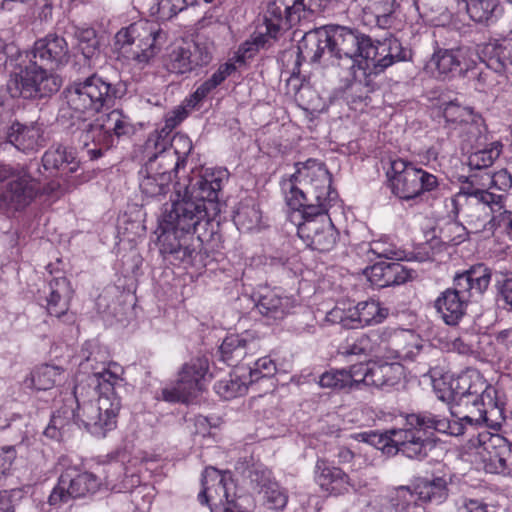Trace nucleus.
I'll return each mask as SVG.
<instances>
[{
  "instance_id": "obj_1",
  "label": "nucleus",
  "mask_w": 512,
  "mask_h": 512,
  "mask_svg": "<svg viewBox=\"0 0 512 512\" xmlns=\"http://www.w3.org/2000/svg\"><path fill=\"white\" fill-rule=\"evenodd\" d=\"M476 395V399H473L470 405L477 413L475 419L469 415L455 418L453 414L449 418L431 411L411 413L406 416V428L389 430L384 436L363 434L362 440L375 443V439L378 438V443H383L381 446L383 453L387 455L401 452L407 458L422 459L427 456L432 446L427 432L437 431L450 436H461L467 424L480 420L488 422L491 417L502 414L504 403L500 400L495 387L485 381V388Z\"/></svg>"
},
{
  "instance_id": "obj_2",
  "label": "nucleus",
  "mask_w": 512,
  "mask_h": 512,
  "mask_svg": "<svg viewBox=\"0 0 512 512\" xmlns=\"http://www.w3.org/2000/svg\"><path fill=\"white\" fill-rule=\"evenodd\" d=\"M177 197L170 208L161 216L158 237L160 252L164 256H173L175 260L193 264L202 248V240L195 236L197 227L208 223L210 218L206 204L195 201L189 196V187L180 181L174 184Z\"/></svg>"
},
{
  "instance_id": "obj_3",
  "label": "nucleus",
  "mask_w": 512,
  "mask_h": 512,
  "mask_svg": "<svg viewBox=\"0 0 512 512\" xmlns=\"http://www.w3.org/2000/svg\"><path fill=\"white\" fill-rule=\"evenodd\" d=\"M304 60L319 62L325 54L346 62L353 80L362 82L364 65L375 54L372 39L358 30L340 25H327L304 34L298 45Z\"/></svg>"
},
{
  "instance_id": "obj_4",
  "label": "nucleus",
  "mask_w": 512,
  "mask_h": 512,
  "mask_svg": "<svg viewBox=\"0 0 512 512\" xmlns=\"http://www.w3.org/2000/svg\"><path fill=\"white\" fill-rule=\"evenodd\" d=\"M85 387L75 385L73 391L64 399V404L51 418L45 434L56 436V429L64 428L70 421L83 426L91 435L103 438L116 428L117 418L121 409V399L116 390L98 391L96 401H86Z\"/></svg>"
},
{
  "instance_id": "obj_5",
  "label": "nucleus",
  "mask_w": 512,
  "mask_h": 512,
  "mask_svg": "<svg viewBox=\"0 0 512 512\" xmlns=\"http://www.w3.org/2000/svg\"><path fill=\"white\" fill-rule=\"evenodd\" d=\"M492 271L484 264H477L456 274L453 287L445 289L436 298L434 307L447 325H457L466 312L469 301L481 296L488 289Z\"/></svg>"
},
{
  "instance_id": "obj_6",
  "label": "nucleus",
  "mask_w": 512,
  "mask_h": 512,
  "mask_svg": "<svg viewBox=\"0 0 512 512\" xmlns=\"http://www.w3.org/2000/svg\"><path fill=\"white\" fill-rule=\"evenodd\" d=\"M164 41V31L159 24L151 21L132 23L115 35V44L120 52L139 68L152 62Z\"/></svg>"
},
{
  "instance_id": "obj_7",
  "label": "nucleus",
  "mask_w": 512,
  "mask_h": 512,
  "mask_svg": "<svg viewBox=\"0 0 512 512\" xmlns=\"http://www.w3.org/2000/svg\"><path fill=\"white\" fill-rule=\"evenodd\" d=\"M65 98L74 112L94 115L114 105L117 89L102 77L92 74L72 82L65 89Z\"/></svg>"
},
{
  "instance_id": "obj_8",
  "label": "nucleus",
  "mask_w": 512,
  "mask_h": 512,
  "mask_svg": "<svg viewBox=\"0 0 512 512\" xmlns=\"http://www.w3.org/2000/svg\"><path fill=\"white\" fill-rule=\"evenodd\" d=\"M82 361L80 373L86 375L97 391L116 390L123 383V368L115 362L108 361V355L94 342H86L81 350Z\"/></svg>"
},
{
  "instance_id": "obj_9",
  "label": "nucleus",
  "mask_w": 512,
  "mask_h": 512,
  "mask_svg": "<svg viewBox=\"0 0 512 512\" xmlns=\"http://www.w3.org/2000/svg\"><path fill=\"white\" fill-rule=\"evenodd\" d=\"M392 193L402 200L414 199L424 192H431L439 186L435 175L416 168L412 163L403 159L390 162L387 171Z\"/></svg>"
},
{
  "instance_id": "obj_10",
  "label": "nucleus",
  "mask_w": 512,
  "mask_h": 512,
  "mask_svg": "<svg viewBox=\"0 0 512 512\" xmlns=\"http://www.w3.org/2000/svg\"><path fill=\"white\" fill-rule=\"evenodd\" d=\"M384 350L390 351L392 357L404 362H417L429 371L433 366L432 356L438 351L426 344L424 340L412 330L408 329H382Z\"/></svg>"
},
{
  "instance_id": "obj_11",
  "label": "nucleus",
  "mask_w": 512,
  "mask_h": 512,
  "mask_svg": "<svg viewBox=\"0 0 512 512\" xmlns=\"http://www.w3.org/2000/svg\"><path fill=\"white\" fill-rule=\"evenodd\" d=\"M61 84L59 76L33 62L10 76L7 90L12 97L36 99L51 96L60 89Z\"/></svg>"
},
{
  "instance_id": "obj_12",
  "label": "nucleus",
  "mask_w": 512,
  "mask_h": 512,
  "mask_svg": "<svg viewBox=\"0 0 512 512\" xmlns=\"http://www.w3.org/2000/svg\"><path fill=\"white\" fill-rule=\"evenodd\" d=\"M296 173L300 185L307 189L309 199L315 201L320 213H328L338 202V194L331 186V174L325 165L315 159H308L296 164Z\"/></svg>"
},
{
  "instance_id": "obj_13",
  "label": "nucleus",
  "mask_w": 512,
  "mask_h": 512,
  "mask_svg": "<svg viewBox=\"0 0 512 512\" xmlns=\"http://www.w3.org/2000/svg\"><path fill=\"white\" fill-rule=\"evenodd\" d=\"M504 200L503 194L489 192L464 203L463 215L469 231L483 233L485 236L493 235L495 232L494 216L504 208Z\"/></svg>"
},
{
  "instance_id": "obj_14",
  "label": "nucleus",
  "mask_w": 512,
  "mask_h": 512,
  "mask_svg": "<svg viewBox=\"0 0 512 512\" xmlns=\"http://www.w3.org/2000/svg\"><path fill=\"white\" fill-rule=\"evenodd\" d=\"M101 482L92 473L80 472L76 468H68L61 473L56 486L49 495L51 506H60L72 499L94 494L100 488Z\"/></svg>"
},
{
  "instance_id": "obj_15",
  "label": "nucleus",
  "mask_w": 512,
  "mask_h": 512,
  "mask_svg": "<svg viewBox=\"0 0 512 512\" xmlns=\"http://www.w3.org/2000/svg\"><path fill=\"white\" fill-rule=\"evenodd\" d=\"M477 455L491 473H512V443L499 434L483 431L478 434Z\"/></svg>"
},
{
  "instance_id": "obj_16",
  "label": "nucleus",
  "mask_w": 512,
  "mask_h": 512,
  "mask_svg": "<svg viewBox=\"0 0 512 512\" xmlns=\"http://www.w3.org/2000/svg\"><path fill=\"white\" fill-rule=\"evenodd\" d=\"M297 233L308 247L322 253L331 251L339 239V232L327 213L304 218Z\"/></svg>"
},
{
  "instance_id": "obj_17",
  "label": "nucleus",
  "mask_w": 512,
  "mask_h": 512,
  "mask_svg": "<svg viewBox=\"0 0 512 512\" xmlns=\"http://www.w3.org/2000/svg\"><path fill=\"white\" fill-rule=\"evenodd\" d=\"M176 143H182V149L150 150L145 152L147 161L141 169L147 170L154 175L165 173L173 179L181 167L186 164V156L192 150L191 140L181 135L175 138Z\"/></svg>"
},
{
  "instance_id": "obj_18",
  "label": "nucleus",
  "mask_w": 512,
  "mask_h": 512,
  "mask_svg": "<svg viewBox=\"0 0 512 512\" xmlns=\"http://www.w3.org/2000/svg\"><path fill=\"white\" fill-rule=\"evenodd\" d=\"M313 10L305 0H295L291 6L285 8L286 18H268L264 23V31L258 30L251 35L259 49L264 48L270 39H277L280 31L292 27L302 19L308 18Z\"/></svg>"
},
{
  "instance_id": "obj_19",
  "label": "nucleus",
  "mask_w": 512,
  "mask_h": 512,
  "mask_svg": "<svg viewBox=\"0 0 512 512\" xmlns=\"http://www.w3.org/2000/svg\"><path fill=\"white\" fill-rule=\"evenodd\" d=\"M202 491L198 494L201 504L210 506L211 512H227L234 503L229 494L228 479L216 469H206L202 480Z\"/></svg>"
},
{
  "instance_id": "obj_20",
  "label": "nucleus",
  "mask_w": 512,
  "mask_h": 512,
  "mask_svg": "<svg viewBox=\"0 0 512 512\" xmlns=\"http://www.w3.org/2000/svg\"><path fill=\"white\" fill-rule=\"evenodd\" d=\"M38 191V182L21 169L0 194V209L21 210L34 200Z\"/></svg>"
},
{
  "instance_id": "obj_21",
  "label": "nucleus",
  "mask_w": 512,
  "mask_h": 512,
  "mask_svg": "<svg viewBox=\"0 0 512 512\" xmlns=\"http://www.w3.org/2000/svg\"><path fill=\"white\" fill-rule=\"evenodd\" d=\"M212 60L209 47L203 43H193L174 48L168 56L166 67L174 74H186L208 65Z\"/></svg>"
},
{
  "instance_id": "obj_22",
  "label": "nucleus",
  "mask_w": 512,
  "mask_h": 512,
  "mask_svg": "<svg viewBox=\"0 0 512 512\" xmlns=\"http://www.w3.org/2000/svg\"><path fill=\"white\" fill-rule=\"evenodd\" d=\"M32 54L34 63L49 69L65 66L70 59L67 41L55 33H49L35 41Z\"/></svg>"
},
{
  "instance_id": "obj_23",
  "label": "nucleus",
  "mask_w": 512,
  "mask_h": 512,
  "mask_svg": "<svg viewBox=\"0 0 512 512\" xmlns=\"http://www.w3.org/2000/svg\"><path fill=\"white\" fill-rule=\"evenodd\" d=\"M357 367L360 387L390 389L400 382L403 375V367L398 363L357 364Z\"/></svg>"
},
{
  "instance_id": "obj_24",
  "label": "nucleus",
  "mask_w": 512,
  "mask_h": 512,
  "mask_svg": "<svg viewBox=\"0 0 512 512\" xmlns=\"http://www.w3.org/2000/svg\"><path fill=\"white\" fill-rule=\"evenodd\" d=\"M375 54L369 55L362 72L365 79L368 75L379 74L395 62L404 61L408 58L409 51L403 48L401 42L395 38L374 44Z\"/></svg>"
},
{
  "instance_id": "obj_25",
  "label": "nucleus",
  "mask_w": 512,
  "mask_h": 512,
  "mask_svg": "<svg viewBox=\"0 0 512 512\" xmlns=\"http://www.w3.org/2000/svg\"><path fill=\"white\" fill-rule=\"evenodd\" d=\"M485 388V380L478 373L465 374L452 379L448 384V390L439 395V399L447 403L470 407L476 394Z\"/></svg>"
},
{
  "instance_id": "obj_26",
  "label": "nucleus",
  "mask_w": 512,
  "mask_h": 512,
  "mask_svg": "<svg viewBox=\"0 0 512 512\" xmlns=\"http://www.w3.org/2000/svg\"><path fill=\"white\" fill-rule=\"evenodd\" d=\"M78 138L90 160L100 158L104 151L114 145L113 135L107 132L101 117L93 122L83 123Z\"/></svg>"
},
{
  "instance_id": "obj_27",
  "label": "nucleus",
  "mask_w": 512,
  "mask_h": 512,
  "mask_svg": "<svg viewBox=\"0 0 512 512\" xmlns=\"http://www.w3.org/2000/svg\"><path fill=\"white\" fill-rule=\"evenodd\" d=\"M296 299L280 288H264L259 292L256 307L265 317L282 320L295 308Z\"/></svg>"
},
{
  "instance_id": "obj_28",
  "label": "nucleus",
  "mask_w": 512,
  "mask_h": 512,
  "mask_svg": "<svg viewBox=\"0 0 512 512\" xmlns=\"http://www.w3.org/2000/svg\"><path fill=\"white\" fill-rule=\"evenodd\" d=\"M314 478L321 490L330 495L346 494L353 487L348 474L324 459L316 461Z\"/></svg>"
},
{
  "instance_id": "obj_29",
  "label": "nucleus",
  "mask_w": 512,
  "mask_h": 512,
  "mask_svg": "<svg viewBox=\"0 0 512 512\" xmlns=\"http://www.w3.org/2000/svg\"><path fill=\"white\" fill-rule=\"evenodd\" d=\"M225 180H227L225 170H207L203 175H198L189 180L188 184L184 182L182 185L189 187V196L195 201H201L204 204L206 201L214 203L218 200Z\"/></svg>"
},
{
  "instance_id": "obj_30",
  "label": "nucleus",
  "mask_w": 512,
  "mask_h": 512,
  "mask_svg": "<svg viewBox=\"0 0 512 512\" xmlns=\"http://www.w3.org/2000/svg\"><path fill=\"white\" fill-rule=\"evenodd\" d=\"M479 56L488 69L498 74L511 73L512 40H490L480 47Z\"/></svg>"
},
{
  "instance_id": "obj_31",
  "label": "nucleus",
  "mask_w": 512,
  "mask_h": 512,
  "mask_svg": "<svg viewBox=\"0 0 512 512\" xmlns=\"http://www.w3.org/2000/svg\"><path fill=\"white\" fill-rule=\"evenodd\" d=\"M461 49L437 48L424 65V71L438 80H447L459 71L462 58Z\"/></svg>"
},
{
  "instance_id": "obj_32",
  "label": "nucleus",
  "mask_w": 512,
  "mask_h": 512,
  "mask_svg": "<svg viewBox=\"0 0 512 512\" xmlns=\"http://www.w3.org/2000/svg\"><path fill=\"white\" fill-rule=\"evenodd\" d=\"M364 274L371 285L378 288L400 285L412 279L411 272L399 262H377L366 267Z\"/></svg>"
},
{
  "instance_id": "obj_33",
  "label": "nucleus",
  "mask_w": 512,
  "mask_h": 512,
  "mask_svg": "<svg viewBox=\"0 0 512 512\" xmlns=\"http://www.w3.org/2000/svg\"><path fill=\"white\" fill-rule=\"evenodd\" d=\"M42 163L45 170L60 176L76 172L80 165L75 150L62 145L47 150L42 157Z\"/></svg>"
},
{
  "instance_id": "obj_34",
  "label": "nucleus",
  "mask_w": 512,
  "mask_h": 512,
  "mask_svg": "<svg viewBox=\"0 0 512 512\" xmlns=\"http://www.w3.org/2000/svg\"><path fill=\"white\" fill-rule=\"evenodd\" d=\"M282 189L288 206L293 210H301L303 219L321 214L315 201L309 199L307 189L300 185L296 172L282 182Z\"/></svg>"
},
{
  "instance_id": "obj_35",
  "label": "nucleus",
  "mask_w": 512,
  "mask_h": 512,
  "mask_svg": "<svg viewBox=\"0 0 512 512\" xmlns=\"http://www.w3.org/2000/svg\"><path fill=\"white\" fill-rule=\"evenodd\" d=\"M6 134L8 141L24 153L37 152L45 143L42 129L34 124L15 123Z\"/></svg>"
},
{
  "instance_id": "obj_36",
  "label": "nucleus",
  "mask_w": 512,
  "mask_h": 512,
  "mask_svg": "<svg viewBox=\"0 0 512 512\" xmlns=\"http://www.w3.org/2000/svg\"><path fill=\"white\" fill-rule=\"evenodd\" d=\"M384 351L382 329L371 331L368 334H361L358 337L348 340L339 349L344 357L349 356H378Z\"/></svg>"
},
{
  "instance_id": "obj_37",
  "label": "nucleus",
  "mask_w": 512,
  "mask_h": 512,
  "mask_svg": "<svg viewBox=\"0 0 512 512\" xmlns=\"http://www.w3.org/2000/svg\"><path fill=\"white\" fill-rule=\"evenodd\" d=\"M73 290L66 277H56L48 284V295L46 296V309L51 316L60 317L69 309V302Z\"/></svg>"
},
{
  "instance_id": "obj_38",
  "label": "nucleus",
  "mask_w": 512,
  "mask_h": 512,
  "mask_svg": "<svg viewBox=\"0 0 512 512\" xmlns=\"http://www.w3.org/2000/svg\"><path fill=\"white\" fill-rule=\"evenodd\" d=\"M396 0H367L364 5L363 19L369 25L389 29L395 23Z\"/></svg>"
},
{
  "instance_id": "obj_39",
  "label": "nucleus",
  "mask_w": 512,
  "mask_h": 512,
  "mask_svg": "<svg viewBox=\"0 0 512 512\" xmlns=\"http://www.w3.org/2000/svg\"><path fill=\"white\" fill-rule=\"evenodd\" d=\"M318 384L321 388L336 391L360 389L357 364L350 366L349 369H330L325 371L320 375Z\"/></svg>"
},
{
  "instance_id": "obj_40",
  "label": "nucleus",
  "mask_w": 512,
  "mask_h": 512,
  "mask_svg": "<svg viewBox=\"0 0 512 512\" xmlns=\"http://www.w3.org/2000/svg\"><path fill=\"white\" fill-rule=\"evenodd\" d=\"M208 371V360L196 357L185 363L179 372L178 380L196 397L203 389V380Z\"/></svg>"
},
{
  "instance_id": "obj_41",
  "label": "nucleus",
  "mask_w": 512,
  "mask_h": 512,
  "mask_svg": "<svg viewBox=\"0 0 512 512\" xmlns=\"http://www.w3.org/2000/svg\"><path fill=\"white\" fill-rule=\"evenodd\" d=\"M65 371L62 367L50 364H42L35 367L25 383L39 391H46L60 384L65 379Z\"/></svg>"
},
{
  "instance_id": "obj_42",
  "label": "nucleus",
  "mask_w": 512,
  "mask_h": 512,
  "mask_svg": "<svg viewBox=\"0 0 512 512\" xmlns=\"http://www.w3.org/2000/svg\"><path fill=\"white\" fill-rule=\"evenodd\" d=\"M417 506L418 500L415 491L409 486H398L381 500L378 512H409L411 508Z\"/></svg>"
},
{
  "instance_id": "obj_43",
  "label": "nucleus",
  "mask_w": 512,
  "mask_h": 512,
  "mask_svg": "<svg viewBox=\"0 0 512 512\" xmlns=\"http://www.w3.org/2000/svg\"><path fill=\"white\" fill-rule=\"evenodd\" d=\"M466 11L472 21L485 25L495 23L502 15L498 0H466Z\"/></svg>"
},
{
  "instance_id": "obj_44",
  "label": "nucleus",
  "mask_w": 512,
  "mask_h": 512,
  "mask_svg": "<svg viewBox=\"0 0 512 512\" xmlns=\"http://www.w3.org/2000/svg\"><path fill=\"white\" fill-rule=\"evenodd\" d=\"M415 494L417 500L422 503L441 504L448 497L447 483L441 477L434 478L431 481H420L415 488Z\"/></svg>"
},
{
  "instance_id": "obj_45",
  "label": "nucleus",
  "mask_w": 512,
  "mask_h": 512,
  "mask_svg": "<svg viewBox=\"0 0 512 512\" xmlns=\"http://www.w3.org/2000/svg\"><path fill=\"white\" fill-rule=\"evenodd\" d=\"M457 136L466 143L467 147L479 148L486 140V127L480 115L472 114L471 119H467L457 130Z\"/></svg>"
},
{
  "instance_id": "obj_46",
  "label": "nucleus",
  "mask_w": 512,
  "mask_h": 512,
  "mask_svg": "<svg viewBox=\"0 0 512 512\" xmlns=\"http://www.w3.org/2000/svg\"><path fill=\"white\" fill-rule=\"evenodd\" d=\"M257 346L258 343L253 339L248 340L242 335L231 334L223 340L220 351L225 361L233 359L237 361L245 358L247 352L257 348Z\"/></svg>"
},
{
  "instance_id": "obj_47",
  "label": "nucleus",
  "mask_w": 512,
  "mask_h": 512,
  "mask_svg": "<svg viewBox=\"0 0 512 512\" xmlns=\"http://www.w3.org/2000/svg\"><path fill=\"white\" fill-rule=\"evenodd\" d=\"M359 249L366 253L369 261H373L375 258L400 261L405 257L404 250L397 247L387 238H381L370 243L363 244Z\"/></svg>"
},
{
  "instance_id": "obj_48",
  "label": "nucleus",
  "mask_w": 512,
  "mask_h": 512,
  "mask_svg": "<svg viewBox=\"0 0 512 512\" xmlns=\"http://www.w3.org/2000/svg\"><path fill=\"white\" fill-rule=\"evenodd\" d=\"M172 180L165 173L154 175L147 170L139 171V187L147 197L165 195L170 191Z\"/></svg>"
},
{
  "instance_id": "obj_49",
  "label": "nucleus",
  "mask_w": 512,
  "mask_h": 512,
  "mask_svg": "<svg viewBox=\"0 0 512 512\" xmlns=\"http://www.w3.org/2000/svg\"><path fill=\"white\" fill-rule=\"evenodd\" d=\"M174 128L172 126H168L166 122L164 125L152 131L144 145V151L150 152V150H168V149H182V143H176L175 138L181 136L182 134H177L173 138H171V133Z\"/></svg>"
},
{
  "instance_id": "obj_50",
  "label": "nucleus",
  "mask_w": 512,
  "mask_h": 512,
  "mask_svg": "<svg viewBox=\"0 0 512 512\" xmlns=\"http://www.w3.org/2000/svg\"><path fill=\"white\" fill-rule=\"evenodd\" d=\"M174 128L172 126H168L166 122L164 125L152 131L144 145V151L150 152V150H168V149H182V143H176L175 138L181 136L182 134H177L173 138H171V133Z\"/></svg>"
},
{
  "instance_id": "obj_51",
  "label": "nucleus",
  "mask_w": 512,
  "mask_h": 512,
  "mask_svg": "<svg viewBox=\"0 0 512 512\" xmlns=\"http://www.w3.org/2000/svg\"><path fill=\"white\" fill-rule=\"evenodd\" d=\"M326 318L329 322L340 324L346 329L361 328L357 304L353 306L345 303L339 304L327 313Z\"/></svg>"
},
{
  "instance_id": "obj_52",
  "label": "nucleus",
  "mask_w": 512,
  "mask_h": 512,
  "mask_svg": "<svg viewBox=\"0 0 512 512\" xmlns=\"http://www.w3.org/2000/svg\"><path fill=\"white\" fill-rule=\"evenodd\" d=\"M259 493L264 504L271 510H282L288 502V494L285 489L274 481L266 480L260 485Z\"/></svg>"
},
{
  "instance_id": "obj_53",
  "label": "nucleus",
  "mask_w": 512,
  "mask_h": 512,
  "mask_svg": "<svg viewBox=\"0 0 512 512\" xmlns=\"http://www.w3.org/2000/svg\"><path fill=\"white\" fill-rule=\"evenodd\" d=\"M260 221L261 211L255 203H241L234 215V223L244 232L258 228Z\"/></svg>"
},
{
  "instance_id": "obj_54",
  "label": "nucleus",
  "mask_w": 512,
  "mask_h": 512,
  "mask_svg": "<svg viewBox=\"0 0 512 512\" xmlns=\"http://www.w3.org/2000/svg\"><path fill=\"white\" fill-rule=\"evenodd\" d=\"M107 132L113 135V139L122 136H129L133 133V125L129 118L122 111L115 109L101 116Z\"/></svg>"
},
{
  "instance_id": "obj_55",
  "label": "nucleus",
  "mask_w": 512,
  "mask_h": 512,
  "mask_svg": "<svg viewBox=\"0 0 512 512\" xmlns=\"http://www.w3.org/2000/svg\"><path fill=\"white\" fill-rule=\"evenodd\" d=\"M501 151L502 144L498 141L492 142L489 147L472 152L468 157V166L475 170L489 168L500 156Z\"/></svg>"
},
{
  "instance_id": "obj_56",
  "label": "nucleus",
  "mask_w": 512,
  "mask_h": 512,
  "mask_svg": "<svg viewBox=\"0 0 512 512\" xmlns=\"http://www.w3.org/2000/svg\"><path fill=\"white\" fill-rule=\"evenodd\" d=\"M357 305L361 328L379 324L388 316V310L381 307L380 303L375 300L362 301Z\"/></svg>"
},
{
  "instance_id": "obj_57",
  "label": "nucleus",
  "mask_w": 512,
  "mask_h": 512,
  "mask_svg": "<svg viewBox=\"0 0 512 512\" xmlns=\"http://www.w3.org/2000/svg\"><path fill=\"white\" fill-rule=\"evenodd\" d=\"M193 3L194 0H157L150 11L158 20L164 21L173 18Z\"/></svg>"
},
{
  "instance_id": "obj_58",
  "label": "nucleus",
  "mask_w": 512,
  "mask_h": 512,
  "mask_svg": "<svg viewBox=\"0 0 512 512\" xmlns=\"http://www.w3.org/2000/svg\"><path fill=\"white\" fill-rule=\"evenodd\" d=\"M215 392L223 399L229 400L246 393L247 386L236 375H229L214 385Z\"/></svg>"
},
{
  "instance_id": "obj_59",
  "label": "nucleus",
  "mask_w": 512,
  "mask_h": 512,
  "mask_svg": "<svg viewBox=\"0 0 512 512\" xmlns=\"http://www.w3.org/2000/svg\"><path fill=\"white\" fill-rule=\"evenodd\" d=\"M78 48L85 59L91 60L99 52V42L93 28L78 29L75 33Z\"/></svg>"
},
{
  "instance_id": "obj_60",
  "label": "nucleus",
  "mask_w": 512,
  "mask_h": 512,
  "mask_svg": "<svg viewBox=\"0 0 512 512\" xmlns=\"http://www.w3.org/2000/svg\"><path fill=\"white\" fill-rule=\"evenodd\" d=\"M473 113L470 107L461 106L453 101L446 103L443 107V117L447 123L453 125L452 129L454 131L465 123L467 119H471Z\"/></svg>"
},
{
  "instance_id": "obj_61",
  "label": "nucleus",
  "mask_w": 512,
  "mask_h": 512,
  "mask_svg": "<svg viewBox=\"0 0 512 512\" xmlns=\"http://www.w3.org/2000/svg\"><path fill=\"white\" fill-rule=\"evenodd\" d=\"M466 234L467 227L456 219H450L441 229L442 240L454 245L462 243L466 239Z\"/></svg>"
},
{
  "instance_id": "obj_62",
  "label": "nucleus",
  "mask_w": 512,
  "mask_h": 512,
  "mask_svg": "<svg viewBox=\"0 0 512 512\" xmlns=\"http://www.w3.org/2000/svg\"><path fill=\"white\" fill-rule=\"evenodd\" d=\"M250 381H258L262 378L272 377L276 373V364L269 357H262L256 360L249 368Z\"/></svg>"
},
{
  "instance_id": "obj_63",
  "label": "nucleus",
  "mask_w": 512,
  "mask_h": 512,
  "mask_svg": "<svg viewBox=\"0 0 512 512\" xmlns=\"http://www.w3.org/2000/svg\"><path fill=\"white\" fill-rule=\"evenodd\" d=\"M496 288L503 301L512 308V273L500 272L497 274Z\"/></svg>"
},
{
  "instance_id": "obj_64",
  "label": "nucleus",
  "mask_w": 512,
  "mask_h": 512,
  "mask_svg": "<svg viewBox=\"0 0 512 512\" xmlns=\"http://www.w3.org/2000/svg\"><path fill=\"white\" fill-rule=\"evenodd\" d=\"M162 397L165 401L175 402H186L192 394L183 386V384L177 380V383L172 387H167L162 390Z\"/></svg>"
}]
</instances>
